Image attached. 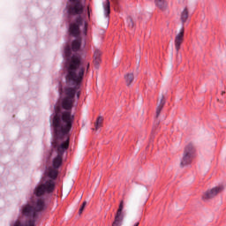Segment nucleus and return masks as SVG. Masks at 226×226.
Returning <instances> with one entry per match:
<instances>
[{
    "mask_svg": "<svg viewBox=\"0 0 226 226\" xmlns=\"http://www.w3.org/2000/svg\"><path fill=\"white\" fill-rule=\"evenodd\" d=\"M65 81L66 84L73 86L72 87H65V98L75 100L78 89H80L82 81L84 80V73L86 72L85 67H80V58L79 56H72L68 59L65 64Z\"/></svg>",
    "mask_w": 226,
    "mask_h": 226,
    "instance_id": "obj_1",
    "label": "nucleus"
},
{
    "mask_svg": "<svg viewBox=\"0 0 226 226\" xmlns=\"http://www.w3.org/2000/svg\"><path fill=\"white\" fill-rule=\"evenodd\" d=\"M75 115H72V111H63L60 115V126L53 127L56 139H63L64 135H68L73 126Z\"/></svg>",
    "mask_w": 226,
    "mask_h": 226,
    "instance_id": "obj_2",
    "label": "nucleus"
},
{
    "mask_svg": "<svg viewBox=\"0 0 226 226\" xmlns=\"http://www.w3.org/2000/svg\"><path fill=\"white\" fill-rule=\"evenodd\" d=\"M59 175V171L57 169H49L48 171V177L51 180H47L45 183L39 185L34 189V195L35 197H43L45 193H54V190H56V179H57V176Z\"/></svg>",
    "mask_w": 226,
    "mask_h": 226,
    "instance_id": "obj_3",
    "label": "nucleus"
},
{
    "mask_svg": "<svg viewBox=\"0 0 226 226\" xmlns=\"http://www.w3.org/2000/svg\"><path fill=\"white\" fill-rule=\"evenodd\" d=\"M55 147L56 148V156L53 158L52 161V167L53 169H59L63 165V156H64V151H68L70 147V138L60 145H56Z\"/></svg>",
    "mask_w": 226,
    "mask_h": 226,
    "instance_id": "obj_4",
    "label": "nucleus"
},
{
    "mask_svg": "<svg viewBox=\"0 0 226 226\" xmlns=\"http://www.w3.org/2000/svg\"><path fill=\"white\" fill-rule=\"evenodd\" d=\"M80 26H84L83 34L85 36L87 35V22L84 21L82 16H77L73 23L69 25V34L71 36H79L80 35Z\"/></svg>",
    "mask_w": 226,
    "mask_h": 226,
    "instance_id": "obj_5",
    "label": "nucleus"
},
{
    "mask_svg": "<svg viewBox=\"0 0 226 226\" xmlns=\"http://www.w3.org/2000/svg\"><path fill=\"white\" fill-rule=\"evenodd\" d=\"M197 153V149H195V147L193 144L189 143L184 148V153L182 159L180 161V167H186V165H190L192 162H193V158H195Z\"/></svg>",
    "mask_w": 226,
    "mask_h": 226,
    "instance_id": "obj_6",
    "label": "nucleus"
},
{
    "mask_svg": "<svg viewBox=\"0 0 226 226\" xmlns=\"http://www.w3.org/2000/svg\"><path fill=\"white\" fill-rule=\"evenodd\" d=\"M70 4L66 5L67 14L70 16L78 15L80 17L84 13V4L82 0H68Z\"/></svg>",
    "mask_w": 226,
    "mask_h": 226,
    "instance_id": "obj_7",
    "label": "nucleus"
},
{
    "mask_svg": "<svg viewBox=\"0 0 226 226\" xmlns=\"http://www.w3.org/2000/svg\"><path fill=\"white\" fill-rule=\"evenodd\" d=\"M221 192H223V186H216L210 190H207L202 196V200L204 202H209L211 199H215L220 193Z\"/></svg>",
    "mask_w": 226,
    "mask_h": 226,
    "instance_id": "obj_8",
    "label": "nucleus"
},
{
    "mask_svg": "<svg viewBox=\"0 0 226 226\" xmlns=\"http://www.w3.org/2000/svg\"><path fill=\"white\" fill-rule=\"evenodd\" d=\"M53 128H59L61 126V108L59 106H55V113L52 118Z\"/></svg>",
    "mask_w": 226,
    "mask_h": 226,
    "instance_id": "obj_9",
    "label": "nucleus"
},
{
    "mask_svg": "<svg viewBox=\"0 0 226 226\" xmlns=\"http://www.w3.org/2000/svg\"><path fill=\"white\" fill-rule=\"evenodd\" d=\"M73 103H75V100L71 99L70 97H64L61 100V107L66 111H72V109H73Z\"/></svg>",
    "mask_w": 226,
    "mask_h": 226,
    "instance_id": "obj_10",
    "label": "nucleus"
},
{
    "mask_svg": "<svg viewBox=\"0 0 226 226\" xmlns=\"http://www.w3.org/2000/svg\"><path fill=\"white\" fill-rule=\"evenodd\" d=\"M72 48L70 47V45L65 46L64 52V56L66 58L65 60V64H64V68H66V63H68V59H72V57L76 56L79 58V68H84V66H80V63L82 61V59L80 58V56L79 55H72Z\"/></svg>",
    "mask_w": 226,
    "mask_h": 226,
    "instance_id": "obj_11",
    "label": "nucleus"
},
{
    "mask_svg": "<svg viewBox=\"0 0 226 226\" xmlns=\"http://www.w3.org/2000/svg\"><path fill=\"white\" fill-rule=\"evenodd\" d=\"M184 38H185V29L182 28L179 34L175 37V48L177 52H179V49H181V43H183Z\"/></svg>",
    "mask_w": 226,
    "mask_h": 226,
    "instance_id": "obj_12",
    "label": "nucleus"
},
{
    "mask_svg": "<svg viewBox=\"0 0 226 226\" xmlns=\"http://www.w3.org/2000/svg\"><path fill=\"white\" fill-rule=\"evenodd\" d=\"M80 47H82V40L75 39L72 42V52H79L80 50Z\"/></svg>",
    "mask_w": 226,
    "mask_h": 226,
    "instance_id": "obj_13",
    "label": "nucleus"
},
{
    "mask_svg": "<svg viewBox=\"0 0 226 226\" xmlns=\"http://www.w3.org/2000/svg\"><path fill=\"white\" fill-rule=\"evenodd\" d=\"M124 218V215H119L116 214L115 215V221L112 223V226H121L123 225V220Z\"/></svg>",
    "mask_w": 226,
    "mask_h": 226,
    "instance_id": "obj_14",
    "label": "nucleus"
},
{
    "mask_svg": "<svg viewBox=\"0 0 226 226\" xmlns=\"http://www.w3.org/2000/svg\"><path fill=\"white\" fill-rule=\"evenodd\" d=\"M103 10L105 17H110V0H106V3L103 4Z\"/></svg>",
    "mask_w": 226,
    "mask_h": 226,
    "instance_id": "obj_15",
    "label": "nucleus"
},
{
    "mask_svg": "<svg viewBox=\"0 0 226 226\" xmlns=\"http://www.w3.org/2000/svg\"><path fill=\"white\" fill-rule=\"evenodd\" d=\"M154 4L159 10H165L167 8V2L165 0H154Z\"/></svg>",
    "mask_w": 226,
    "mask_h": 226,
    "instance_id": "obj_16",
    "label": "nucleus"
},
{
    "mask_svg": "<svg viewBox=\"0 0 226 226\" xmlns=\"http://www.w3.org/2000/svg\"><path fill=\"white\" fill-rule=\"evenodd\" d=\"M135 77L133 76V73H127L124 75V80L126 83V86H131L132 82H133Z\"/></svg>",
    "mask_w": 226,
    "mask_h": 226,
    "instance_id": "obj_17",
    "label": "nucleus"
},
{
    "mask_svg": "<svg viewBox=\"0 0 226 226\" xmlns=\"http://www.w3.org/2000/svg\"><path fill=\"white\" fill-rule=\"evenodd\" d=\"M188 8H185L184 11L181 13V22L182 24H185V22H186L188 20Z\"/></svg>",
    "mask_w": 226,
    "mask_h": 226,
    "instance_id": "obj_18",
    "label": "nucleus"
},
{
    "mask_svg": "<svg viewBox=\"0 0 226 226\" xmlns=\"http://www.w3.org/2000/svg\"><path fill=\"white\" fill-rule=\"evenodd\" d=\"M126 24L128 26L129 29H133V27H135V23L133 22V19H132V17H127L126 19Z\"/></svg>",
    "mask_w": 226,
    "mask_h": 226,
    "instance_id": "obj_19",
    "label": "nucleus"
},
{
    "mask_svg": "<svg viewBox=\"0 0 226 226\" xmlns=\"http://www.w3.org/2000/svg\"><path fill=\"white\" fill-rule=\"evenodd\" d=\"M102 124H103V117H99L95 122V130L102 128Z\"/></svg>",
    "mask_w": 226,
    "mask_h": 226,
    "instance_id": "obj_20",
    "label": "nucleus"
},
{
    "mask_svg": "<svg viewBox=\"0 0 226 226\" xmlns=\"http://www.w3.org/2000/svg\"><path fill=\"white\" fill-rule=\"evenodd\" d=\"M124 202L122 200V201H120L118 209H117V215H123V209H124Z\"/></svg>",
    "mask_w": 226,
    "mask_h": 226,
    "instance_id": "obj_21",
    "label": "nucleus"
},
{
    "mask_svg": "<svg viewBox=\"0 0 226 226\" xmlns=\"http://www.w3.org/2000/svg\"><path fill=\"white\" fill-rule=\"evenodd\" d=\"M111 1L115 6L116 11H119V8H121V0H111Z\"/></svg>",
    "mask_w": 226,
    "mask_h": 226,
    "instance_id": "obj_22",
    "label": "nucleus"
},
{
    "mask_svg": "<svg viewBox=\"0 0 226 226\" xmlns=\"http://www.w3.org/2000/svg\"><path fill=\"white\" fill-rule=\"evenodd\" d=\"M100 63H102V58H94V64L96 70L100 68Z\"/></svg>",
    "mask_w": 226,
    "mask_h": 226,
    "instance_id": "obj_23",
    "label": "nucleus"
},
{
    "mask_svg": "<svg viewBox=\"0 0 226 226\" xmlns=\"http://www.w3.org/2000/svg\"><path fill=\"white\" fill-rule=\"evenodd\" d=\"M102 51L100 49H96L94 53V59H102Z\"/></svg>",
    "mask_w": 226,
    "mask_h": 226,
    "instance_id": "obj_24",
    "label": "nucleus"
},
{
    "mask_svg": "<svg viewBox=\"0 0 226 226\" xmlns=\"http://www.w3.org/2000/svg\"><path fill=\"white\" fill-rule=\"evenodd\" d=\"M162 109H163V106H160L158 104V106L156 108V116H155L156 118L160 117V114H161Z\"/></svg>",
    "mask_w": 226,
    "mask_h": 226,
    "instance_id": "obj_25",
    "label": "nucleus"
},
{
    "mask_svg": "<svg viewBox=\"0 0 226 226\" xmlns=\"http://www.w3.org/2000/svg\"><path fill=\"white\" fill-rule=\"evenodd\" d=\"M87 205V201H84L79 210V215H82V213L84 212V209L86 207V206Z\"/></svg>",
    "mask_w": 226,
    "mask_h": 226,
    "instance_id": "obj_26",
    "label": "nucleus"
},
{
    "mask_svg": "<svg viewBox=\"0 0 226 226\" xmlns=\"http://www.w3.org/2000/svg\"><path fill=\"white\" fill-rule=\"evenodd\" d=\"M159 105H160L161 107H164V106H165V97H164L163 95H162V99H161V101H160Z\"/></svg>",
    "mask_w": 226,
    "mask_h": 226,
    "instance_id": "obj_27",
    "label": "nucleus"
},
{
    "mask_svg": "<svg viewBox=\"0 0 226 226\" xmlns=\"http://www.w3.org/2000/svg\"><path fill=\"white\" fill-rule=\"evenodd\" d=\"M160 124V122H158V120L154 121V125L153 127V132H154V130H156L158 128V125Z\"/></svg>",
    "mask_w": 226,
    "mask_h": 226,
    "instance_id": "obj_28",
    "label": "nucleus"
},
{
    "mask_svg": "<svg viewBox=\"0 0 226 226\" xmlns=\"http://www.w3.org/2000/svg\"><path fill=\"white\" fill-rule=\"evenodd\" d=\"M76 96L78 100L80 98V91L76 90Z\"/></svg>",
    "mask_w": 226,
    "mask_h": 226,
    "instance_id": "obj_29",
    "label": "nucleus"
},
{
    "mask_svg": "<svg viewBox=\"0 0 226 226\" xmlns=\"http://www.w3.org/2000/svg\"><path fill=\"white\" fill-rule=\"evenodd\" d=\"M91 9L89 7H87V15H88V19L89 17H91Z\"/></svg>",
    "mask_w": 226,
    "mask_h": 226,
    "instance_id": "obj_30",
    "label": "nucleus"
},
{
    "mask_svg": "<svg viewBox=\"0 0 226 226\" xmlns=\"http://www.w3.org/2000/svg\"><path fill=\"white\" fill-rule=\"evenodd\" d=\"M87 72H89V64H87Z\"/></svg>",
    "mask_w": 226,
    "mask_h": 226,
    "instance_id": "obj_31",
    "label": "nucleus"
},
{
    "mask_svg": "<svg viewBox=\"0 0 226 226\" xmlns=\"http://www.w3.org/2000/svg\"><path fill=\"white\" fill-rule=\"evenodd\" d=\"M139 222H135L134 223V225L133 226H139Z\"/></svg>",
    "mask_w": 226,
    "mask_h": 226,
    "instance_id": "obj_32",
    "label": "nucleus"
},
{
    "mask_svg": "<svg viewBox=\"0 0 226 226\" xmlns=\"http://www.w3.org/2000/svg\"><path fill=\"white\" fill-rule=\"evenodd\" d=\"M223 94H225V92H224V91L222 92V95H223Z\"/></svg>",
    "mask_w": 226,
    "mask_h": 226,
    "instance_id": "obj_33",
    "label": "nucleus"
}]
</instances>
